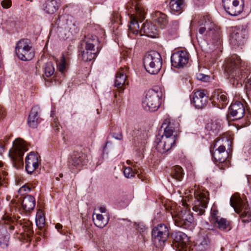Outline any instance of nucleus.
Here are the masks:
<instances>
[{"label":"nucleus","instance_id":"obj_2","mask_svg":"<svg viewBox=\"0 0 251 251\" xmlns=\"http://www.w3.org/2000/svg\"><path fill=\"white\" fill-rule=\"evenodd\" d=\"M161 128L163 129V133L156 136L155 143L156 150L161 153H165L175 146L176 138L173 135L174 128L169 119L163 122Z\"/></svg>","mask_w":251,"mask_h":251},{"label":"nucleus","instance_id":"obj_35","mask_svg":"<svg viewBox=\"0 0 251 251\" xmlns=\"http://www.w3.org/2000/svg\"><path fill=\"white\" fill-rule=\"evenodd\" d=\"M209 232L205 235L203 236L200 241L198 247L199 250H204L208 248L210 245V239L208 237Z\"/></svg>","mask_w":251,"mask_h":251},{"label":"nucleus","instance_id":"obj_51","mask_svg":"<svg viewBox=\"0 0 251 251\" xmlns=\"http://www.w3.org/2000/svg\"><path fill=\"white\" fill-rule=\"evenodd\" d=\"M246 87L247 89H251V75H250L247 81Z\"/></svg>","mask_w":251,"mask_h":251},{"label":"nucleus","instance_id":"obj_44","mask_svg":"<svg viewBox=\"0 0 251 251\" xmlns=\"http://www.w3.org/2000/svg\"><path fill=\"white\" fill-rule=\"evenodd\" d=\"M36 223L37 225L39 227H42L44 226L45 223V218L42 217V216H39L36 219Z\"/></svg>","mask_w":251,"mask_h":251},{"label":"nucleus","instance_id":"obj_12","mask_svg":"<svg viewBox=\"0 0 251 251\" xmlns=\"http://www.w3.org/2000/svg\"><path fill=\"white\" fill-rule=\"evenodd\" d=\"M169 229L164 224H160L155 226L152 231L153 241L156 246H161L167 240Z\"/></svg>","mask_w":251,"mask_h":251},{"label":"nucleus","instance_id":"obj_38","mask_svg":"<svg viewBox=\"0 0 251 251\" xmlns=\"http://www.w3.org/2000/svg\"><path fill=\"white\" fill-rule=\"evenodd\" d=\"M54 72V67L52 62H48L45 66V74L47 77L52 75Z\"/></svg>","mask_w":251,"mask_h":251},{"label":"nucleus","instance_id":"obj_34","mask_svg":"<svg viewBox=\"0 0 251 251\" xmlns=\"http://www.w3.org/2000/svg\"><path fill=\"white\" fill-rule=\"evenodd\" d=\"M172 175L173 178L178 181H180L184 176L183 170L179 166H176L174 167Z\"/></svg>","mask_w":251,"mask_h":251},{"label":"nucleus","instance_id":"obj_33","mask_svg":"<svg viewBox=\"0 0 251 251\" xmlns=\"http://www.w3.org/2000/svg\"><path fill=\"white\" fill-rule=\"evenodd\" d=\"M93 221L96 226L102 228L108 224V219H105L101 214H97L96 215V218L93 217Z\"/></svg>","mask_w":251,"mask_h":251},{"label":"nucleus","instance_id":"obj_47","mask_svg":"<svg viewBox=\"0 0 251 251\" xmlns=\"http://www.w3.org/2000/svg\"><path fill=\"white\" fill-rule=\"evenodd\" d=\"M30 191V188L29 187L26 186L25 185L21 187L18 190V193L21 195H24V192H29Z\"/></svg>","mask_w":251,"mask_h":251},{"label":"nucleus","instance_id":"obj_46","mask_svg":"<svg viewBox=\"0 0 251 251\" xmlns=\"http://www.w3.org/2000/svg\"><path fill=\"white\" fill-rule=\"evenodd\" d=\"M1 6L4 9H8L12 5L11 0H3L1 2Z\"/></svg>","mask_w":251,"mask_h":251},{"label":"nucleus","instance_id":"obj_31","mask_svg":"<svg viewBox=\"0 0 251 251\" xmlns=\"http://www.w3.org/2000/svg\"><path fill=\"white\" fill-rule=\"evenodd\" d=\"M184 0H171L170 2V8L171 12L174 14L176 12L180 13V11L184 6Z\"/></svg>","mask_w":251,"mask_h":251},{"label":"nucleus","instance_id":"obj_21","mask_svg":"<svg viewBox=\"0 0 251 251\" xmlns=\"http://www.w3.org/2000/svg\"><path fill=\"white\" fill-rule=\"evenodd\" d=\"M229 113L236 120L242 118L245 114V108L243 103L238 101L232 103L229 108Z\"/></svg>","mask_w":251,"mask_h":251},{"label":"nucleus","instance_id":"obj_6","mask_svg":"<svg viewBox=\"0 0 251 251\" xmlns=\"http://www.w3.org/2000/svg\"><path fill=\"white\" fill-rule=\"evenodd\" d=\"M230 204L237 213L240 214V216L243 223H247L251 221V210L248 207V204H246L238 194H234L231 196Z\"/></svg>","mask_w":251,"mask_h":251},{"label":"nucleus","instance_id":"obj_1","mask_svg":"<svg viewBox=\"0 0 251 251\" xmlns=\"http://www.w3.org/2000/svg\"><path fill=\"white\" fill-rule=\"evenodd\" d=\"M225 70L227 79L233 86L242 85V79L247 76L249 69L245 66V63L242 62L240 57L236 54L231 55L225 60Z\"/></svg>","mask_w":251,"mask_h":251},{"label":"nucleus","instance_id":"obj_28","mask_svg":"<svg viewBox=\"0 0 251 251\" xmlns=\"http://www.w3.org/2000/svg\"><path fill=\"white\" fill-rule=\"evenodd\" d=\"M39 107L38 106H34L31 109L28 116V124L29 126L32 128H36L37 126L39 121Z\"/></svg>","mask_w":251,"mask_h":251},{"label":"nucleus","instance_id":"obj_42","mask_svg":"<svg viewBox=\"0 0 251 251\" xmlns=\"http://www.w3.org/2000/svg\"><path fill=\"white\" fill-rule=\"evenodd\" d=\"M134 172L130 167H126L124 171V174L126 178H131L134 176Z\"/></svg>","mask_w":251,"mask_h":251},{"label":"nucleus","instance_id":"obj_57","mask_svg":"<svg viewBox=\"0 0 251 251\" xmlns=\"http://www.w3.org/2000/svg\"><path fill=\"white\" fill-rule=\"evenodd\" d=\"M56 180L58 181V180H59V178L58 177H56Z\"/></svg>","mask_w":251,"mask_h":251},{"label":"nucleus","instance_id":"obj_24","mask_svg":"<svg viewBox=\"0 0 251 251\" xmlns=\"http://www.w3.org/2000/svg\"><path fill=\"white\" fill-rule=\"evenodd\" d=\"M13 221L11 215L5 214L3 218L0 220V235L3 233H7L8 229L12 231L14 229V226L11 225Z\"/></svg>","mask_w":251,"mask_h":251},{"label":"nucleus","instance_id":"obj_19","mask_svg":"<svg viewBox=\"0 0 251 251\" xmlns=\"http://www.w3.org/2000/svg\"><path fill=\"white\" fill-rule=\"evenodd\" d=\"M39 165L38 156L34 152H30L25 158V170L28 174H31Z\"/></svg>","mask_w":251,"mask_h":251},{"label":"nucleus","instance_id":"obj_10","mask_svg":"<svg viewBox=\"0 0 251 251\" xmlns=\"http://www.w3.org/2000/svg\"><path fill=\"white\" fill-rule=\"evenodd\" d=\"M132 3L135 10V14H132L130 16V24L128 25L129 33L137 34L139 30V20H143L145 18L146 12L145 10L139 5L140 0H131Z\"/></svg>","mask_w":251,"mask_h":251},{"label":"nucleus","instance_id":"obj_27","mask_svg":"<svg viewBox=\"0 0 251 251\" xmlns=\"http://www.w3.org/2000/svg\"><path fill=\"white\" fill-rule=\"evenodd\" d=\"M211 99L214 102L221 103L222 106L228 103L226 93L220 89H216L214 91L211 95Z\"/></svg>","mask_w":251,"mask_h":251},{"label":"nucleus","instance_id":"obj_39","mask_svg":"<svg viewBox=\"0 0 251 251\" xmlns=\"http://www.w3.org/2000/svg\"><path fill=\"white\" fill-rule=\"evenodd\" d=\"M217 221L216 224H217V226L220 230L226 229L229 225L228 221L226 219L221 218L219 219Z\"/></svg>","mask_w":251,"mask_h":251},{"label":"nucleus","instance_id":"obj_14","mask_svg":"<svg viewBox=\"0 0 251 251\" xmlns=\"http://www.w3.org/2000/svg\"><path fill=\"white\" fill-rule=\"evenodd\" d=\"M247 30L243 27L234 29L230 35L229 39L230 44L233 47L243 45L247 37Z\"/></svg>","mask_w":251,"mask_h":251},{"label":"nucleus","instance_id":"obj_53","mask_svg":"<svg viewBox=\"0 0 251 251\" xmlns=\"http://www.w3.org/2000/svg\"><path fill=\"white\" fill-rule=\"evenodd\" d=\"M99 210L101 213H105L106 211V208L105 207H100Z\"/></svg>","mask_w":251,"mask_h":251},{"label":"nucleus","instance_id":"obj_7","mask_svg":"<svg viewBox=\"0 0 251 251\" xmlns=\"http://www.w3.org/2000/svg\"><path fill=\"white\" fill-rule=\"evenodd\" d=\"M96 37L91 35L85 36L81 41L80 50L82 59L85 61H90L96 56L95 52V43L96 42Z\"/></svg>","mask_w":251,"mask_h":251},{"label":"nucleus","instance_id":"obj_29","mask_svg":"<svg viewBox=\"0 0 251 251\" xmlns=\"http://www.w3.org/2000/svg\"><path fill=\"white\" fill-rule=\"evenodd\" d=\"M35 206V199L31 195H27L24 197L22 201V206L25 211L30 212L33 210Z\"/></svg>","mask_w":251,"mask_h":251},{"label":"nucleus","instance_id":"obj_52","mask_svg":"<svg viewBox=\"0 0 251 251\" xmlns=\"http://www.w3.org/2000/svg\"><path fill=\"white\" fill-rule=\"evenodd\" d=\"M5 116L4 110L1 107H0V120L2 119Z\"/></svg>","mask_w":251,"mask_h":251},{"label":"nucleus","instance_id":"obj_5","mask_svg":"<svg viewBox=\"0 0 251 251\" xmlns=\"http://www.w3.org/2000/svg\"><path fill=\"white\" fill-rule=\"evenodd\" d=\"M27 151L25 142L17 139L13 142V147L9 150V155L12 161L13 166L19 168L24 164L23 157L24 152Z\"/></svg>","mask_w":251,"mask_h":251},{"label":"nucleus","instance_id":"obj_30","mask_svg":"<svg viewBox=\"0 0 251 251\" xmlns=\"http://www.w3.org/2000/svg\"><path fill=\"white\" fill-rule=\"evenodd\" d=\"M141 32H143L147 36L154 38L157 34L155 26L152 24L146 22L143 24Z\"/></svg>","mask_w":251,"mask_h":251},{"label":"nucleus","instance_id":"obj_16","mask_svg":"<svg viewBox=\"0 0 251 251\" xmlns=\"http://www.w3.org/2000/svg\"><path fill=\"white\" fill-rule=\"evenodd\" d=\"M87 162L86 155L84 153L82 152H75L69 160V166L73 172L75 169L79 170Z\"/></svg>","mask_w":251,"mask_h":251},{"label":"nucleus","instance_id":"obj_49","mask_svg":"<svg viewBox=\"0 0 251 251\" xmlns=\"http://www.w3.org/2000/svg\"><path fill=\"white\" fill-rule=\"evenodd\" d=\"M55 227L58 230V231L59 232V233L60 234H61L62 235H64L65 234V233L64 232L63 230H61L63 228V226L61 224H60L59 223L56 224L55 225Z\"/></svg>","mask_w":251,"mask_h":251},{"label":"nucleus","instance_id":"obj_56","mask_svg":"<svg viewBox=\"0 0 251 251\" xmlns=\"http://www.w3.org/2000/svg\"><path fill=\"white\" fill-rule=\"evenodd\" d=\"M127 163L128 164H130L131 163V161L129 160H127V161H126Z\"/></svg>","mask_w":251,"mask_h":251},{"label":"nucleus","instance_id":"obj_22","mask_svg":"<svg viewBox=\"0 0 251 251\" xmlns=\"http://www.w3.org/2000/svg\"><path fill=\"white\" fill-rule=\"evenodd\" d=\"M172 237L174 246L178 248L184 249L188 242L187 236L182 232H175L172 234Z\"/></svg>","mask_w":251,"mask_h":251},{"label":"nucleus","instance_id":"obj_48","mask_svg":"<svg viewBox=\"0 0 251 251\" xmlns=\"http://www.w3.org/2000/svg\"><path fill=\"white\" fill-rule=\"evenodd\" d=\"M112 136L113 138L117 140H121L123 139V135L121 131H119L118 132H113Z\"/></svg>","mask_w":251,"mask_h":251},{"label":"nucleus","instance_id":"obj_15","mask_svg":"<svg viewBox=\"0 0 251 251\" xmlns=\"http://www.w3.org/2000/svg\"><path fill=\"white\" fill-rule=\"evenodd\" d=\"M189 54L184 50H180L172 54L171 61L172 65L175 68L183 67L188 62Z\"/></svg>","mask_w":251,"mask_h":251},{"label":"nucleus","instance_id":"obj_55","mask_svg":"<svg viewBox=\"0 0 251 251\" xmlns=\"http://www.w3.org/2000/svg\"><path fill=\"white\" fill-rule=\"evenodd\" d=\"M225 143H226L227 144V145H228V146H230L231 142L230 141H229L228 140L226 139V140L225 141Z\"/></svg>","mask_w":251,"mask_h":251},{"label":"nucleus","instance_id":"obj_9","mask_svg":"<svg viewBox=\"0 0 251 251\" xmlns=\"http://www.w3.org/2000/svg\"><path fill=\"white\" fill-rule=\"evenodd\" d=\"M15 51L18 58L23 61L30 60L34 56L31 42L28 39L19 40L17 43Z\"/></svg>","mask_w":251,"mask_h":251},{"label":"nucleus","instance_id":"obj_11","mask_svg":"<svg viewBox=\"0 0 251 251\" xmlns=\"http://www.w3.org/2000/svg\"><path fill=\"white\" fill-rule=\"evenodd\" d=\"M142 105L146 110H157L160 105V93L154 89L149 90L143 100Z\"/></svg>","mask_w":251,"mask_h":251},{"label":"nucleus","instance_id":"obj_17","mask_svg":"<svg viewBox=\"0 0 251 251\" xmlns=\"http://www.w3.org/2000/svg\"><path fill=\"white\" fill-rule=\"evenodd\" d=\"M208 96L204 90H199L194 93L192 103L197 108H202L204 107L207 102Z\"/></svg>","mask_w":251,"mask_h":251},{"label":"nucleus","instance_id":"obj_58","mask_svg":"<svg viewBox=\"0 0 251 251\" xmlns=\"http://www.w3.org/2000/svg\"><path fill=\"white\" fill-rule=\"evenodd\" d=\"M59 176H60V177H62V176H63V174H60L59 175Z\"/></svg>","mask_w":251,"mask_h":251},{"label":"nucleus","instance_id":"obj_37","mask_svg":"<svg viewBox=\"0 0 251 251\" xmlns=\"http://www.w3.org/2000/svg\"><path fill=\"white\" fill-rule=\"evenodd\" d=\"M9 235L7 233H3L0 235V246L2 248H6L9 244Z\"/></svg>","mask_w":251,"mask_h":251},{"label":"nucleus","instance_id":"obj_41","mask_svg":"<svg viewBox=\"0 0 251 251\" xmlns=\"http://www.w3.org/2000/svg\"><path fill=\"white\" fill-rule=\"evenodd\" d=\"M2 163L0 162V185H3L5 183L7 173L2 168Z\"/></svg>","mask_w":251,"mask_h":251},{"label":"nucleus","instance_id":"obj_36","mask_svg":"<svg viewBox=\"0 0 251 251\" xmlns=\"http://www.w3.org/2000/svg\"><path fill=\"white\" fill-rule=\"evenodd\" d=\"M218 214L219 211L216 207L213 206L211 209L210 215L209 217V220L211 223L216 225V222H217V220L220 219Z\"/></svg>","mask_w":251,"mask_h":251},{"label":"nucleus","instance_id":"obj_3","mask_svg":"<svg viewBox=\"0 0 251 251\" xmlns=\"http://www.w3.org/2000/svg\"><path fill=\"white\" fill-rule=\"evenodd\" d=\"M198 33L205 40H215L219 36L218 27L210 20L208 16H203L199 21Z\"/></svg>","mask_w":251,"mask_h":251},{"label":"nucleus","instance_id":"obj_26","mask_svg":"<svg viewBox=\"0 0 251 251\" xmlns=\"http://www.w3.org/2000/svg\"><path fill=\"white\" fill-rule=\"evenodd\" d=\"M60 5L59 0H45L43 9L46 13L53 14L59 9Z\"/></svg>","mask_w":251,"mask_h":251},{"label":"nucleus","instance_id":"obj_32","mask_svg":"<svg viewBox=\"0 0 251 251\" xmlns=\"http://www.w3.org/2000/svg\"><path fill=\"white\" fill-rule=\"evenodd\" d=\"M206 128L214 134H218L222 129L221 121L218 120H212L210 123L207 124Z\"/></svg>","mask_w":251,"mask_h":251},{"label":"nucleus","instance_id":"obj_50","mask_svg":"<svg viewBox=\"0 0 251 251\" xmlns=\"http://www.w3.org/2000/svg\"><path fill=\"white\" fill-rule=\"evenodd\" d=\"M204 227L207 229L208 230H211L214 232H215L216 231L214 229V226L212 225H210L207 222H205L204 225Z\"/></svg>","mask_w":251,"mask_h":251},{"label":"nucleus","instance_id":"obj_18","mask_svg":"<svg viewBox=\"0 0 251 251\" xmlns=\"http://www.w3.org/2000/svg\"><path fill=\"white\" fill-rule=\"evenodd\" d=\"M244 2L243 0H234L224 8L226 11L230 15L237 16L243 10Z\"/></svg>","mask_w":251,"mask_h":251},{"label":"nucleus","instance_id":"obj_8","mask_svg":"<svg viewBox=\"0 0 251 251\" xmlns=\"http://www.w3.org/2000/svg\"><path fill=\"white\" fill-rule=\"evenodd\" d=\"M190 193H194L196 199L193 210L198 212V215L203 214L208 202V192L199 187H195L194 189H192Z\"/></svg>","mask_w":251,"mask_h":251},{"label":"nucleus","instance_id":"obj_54","mask_svg":"<svg viewBox=\"0 0 251 251\" xmlns=\"http://www.w3.org/2000/svg\"><path fill=\"white\" fill-rule=\"evenodd\" d=\"M4 147L3 146L0 145V155L1 156L2 153L4 152Z\"/></svg>","mask_w":251,"mask_h":251},{"label":"nucleus","instance_id":"obj_23","mask_svg":"<svg viewBox=\"0 0 251 251\" xmlns=\"http://www.w3.org/2000/svg\"><path fill=\"white\" fill-rule=\"evenodd\" d=\"M128 72V68L127 67H121L117 73L115 80V86L119 89L122 88L126 84L127 74Z\"/></svg>","mask_w":251,"mask_h":251},{"label":"nucleus","instance_id":"obj_13","mask_svg":"<svg viewBox=\"0 0 251 251\" xmlns=\"http://www.w3.org/2000/svg\"><path fill=\"white\" fill-rule=\"evenodd\" d=\"M175 225L184 228H189L193 221L192 215L189 211L182 210L176 215L173 216Z\"/></svg>","mask_w":251,"mask_h":251},{"label":"nucleus","instance_id":"obj_20","mask_svg":"<svg viewBox=\"0 0 251 251\" xmlns=\"http://www.w3.org/2000/svg\"><path fill=\"white\" fill-rule=\"evenodd\" d=\"M210 152L216 163L225 162L228 155V153L226 150V147L224 145H220L214 151H210Z\"/></svg>","mask_w":251,"mask_h":251},{"label":"nucleus","instance_id":"obj_40","mask_svg":"<svg viewBox=\"0 0 251 251\" xmlns=\"http://www.w3.org/2000/svg\"><path fill=\"white\" fill-rule=\"evenodd\" d=\"M58 70L61 73L64 72L66 69V62L64 55L62 54L59 62H57Z\"/></svg>","mask_w":251,"mask_h":251},{"label":"nucleus","instance_id":"obj_4","mask_svg":"<svg viewBox=\"0 0 251 251\" xmlns=\"http://www.w3.org/2000/svg\"><path fill=\"white\" fill-rule=\"evenodd\" d=\"M143 63L148 73L151 75L157 74L161 70L162 65L161 55L154 50L148 52L144 56Z\"/></svg>","mask_w":251,"mask_h":251},{"label":"nucleus","instance_id":"obj_43","mask_svg":"<svg viewBox=\"0 0 251 251\" xmlns=\"http://www.w3.org/2000/svg\"><path fill=\"white\" fill-rule=\"evenodd\" d=\"M243 198L248 204L250 203L251 205V187H250L249 192H247L246 194H243Z\"/></svg>","mask_w":251,"mask_h":251},{"label":"nucleus","instance_id":"obj_45","mask_svg":"<svg viewBox=\"0 0 251 251\" xmlns=\"http://www.w3.org/2000/svg\"><path fill=\"white\" fill-rule=\"evenodd\" d=\"M196 77L198 80L202 81H207L209 79V76L208 75L201 73L197 74Z\"/></svg>","mask_w":251,"mask_h":251},{"label":"nucleus","instance_id":"obj_25","mask_svg":"<svg viewBox=\"0 0 251 251\" xmlns=\"http://www.w3.org/2000/svg\"><path fill=\"white\" fill-rule=\"evenodd\" d=\"M151 18L161 28H164L168 24L167 17L166 14L158 11H155L152 13Z\"/></svg>","mask_w":251,"mask_h":251}]
</instances>
